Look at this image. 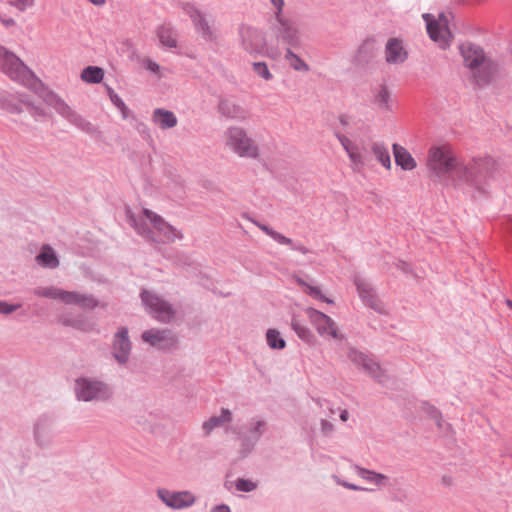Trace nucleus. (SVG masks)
<instances>
[{"label":"nucleus","instance_id":"nucleus-1","mask_svg":"<svg viewBox=\"0 0 512 512\" xmlns=\"http://www.w3.org/2000/svg\"><path fill=\"white\" fill-rule=\"evenodd\" d=\"M427 167L434 183L443 186L461 187L466 185L473 190L472 197L485 196V185L491 176L488 162L474 160L473 164L463 165L457 161L450 149L445 146H432L428 150Z\"/></svg>","mask_w":512,"mask_h":512},{"label":"nucleus","instance_id":"nucleus-2","mask_svg":"<svg viewBox=\"0 0 512 512\" xmlns=\"http://www.w3.org/2000/svg\"><path fill=\"white\" fill-rule=\"evenodd\" d=\"M464 66L473 72L478 86L489 85L498 72V64L486 57L484 49L475 43L465 42L459 45Z\"/></svg>","mask_w":512,"mask_h":512},{"label":"nucleus","instance_id":"nucleus-3","mask_svg":"<svg viewBox=\"0 0 512 512\" xmlns=\"http://www.w3.org/2000/svg\"><path fill=\"white\" fill-rule=\"evenodd\" d=\"M74 394L78 401L82 402H109L113 399V387L98 379L80 376L75 379Z\"/></svg>","mask_w":512,"mask_h":512},{"label":"nucleus","instance_id":"nucleus-4","mask_svg":"<svg viewBox=\"0 0 512 512\" xmlns=\"http://www.w3.org/2000/svg\"><path fill=\"white\" fill-rule=\"evenodd\" d=\"M267 431V422L255 416L248 422L247 430H234L237 439L240 441L239 454L242 458L248 457L257 446L263 434Z\"/></svg>","mask_w":512,"mask_h":512},{"label":"nucleus","instance_id":"nucleus-5","mask_svg":"<svg viewBox=\"0 0 512 512\" xmlns=\"http://www.w3.org/2000/svg\"><path fill=\"white\" fill-rule=\"evenodd\" d=\"M140 298L146 311L157 321L161 323H169L176 316V310L172 304L163 299L162 297L142 289Z\"/></svg>","mask_w":512,"mask_h":512},{"label":"nucleus","instance_id":"nucleus-6","mask_svg":"<svg viewBox=\"0 0 512 512\" xmlns=\"http://www.w3.org/2000/svg\"><path fill=\"white\" fill-rule=\"evenodd\" d=\"M0 71L12 80L24 82L34 77L32 70L12 51L0 45Z\"/></svg>","mask_w":512,"mask_h":512},{"label":"nucleus","instance_id":"nucleus-7","mask_svg":"<svg viewBox=\"0 0 512 512\" xmlns=\"http://www.w3.org/2000/svg\"><path fill=\"white\" fill-rule=\"evenodd\" d=\"M239 36L243 49L251 56L268 55L266 34L263 30L241 25L239 27Z\"/></svg>","mask_w":512,"mask_h":512},{"label":"nucleus","instance_id":"nucleus-8","mask_svg":"<svg viewBox=\"0 0 512 512\" xmlns=\"http://www.w3.org/2000/svg\"><path fill=\"white\" fill-rule=\"evenodd\" d=\"M55 422L56 416L52 413H43L37 418L33 425V438L38 447L47 448L53 444Z\"/></svg>","mask_w":512,"mask_h":512},{"label":"nucleus","instance_id":"nucleus-9","mask_svg":"<svg viewBox=\"0 0 512 512\" xmlns=\"http://www.w3.org/2000/svg\"><path fill=\"white\" fill-rule=\"evenodd\" d=\"M304 311L320 336H330L334 339L343 338V335L338 331L335 321L327 314L313 307H307Z\"/></svg>","mask_w":512,"mask_h":512},{"label":"nucleus","instance_id":"nucleus-10","mask_svg":"<svg viewBox=\"0 0 512 512\" xmlns=\"http://www.w3.org/2000/svg\"><path fill=\"white\" fill-rule=\"evenodd\" d=\"M142 340L163 351L176 349L179 343L177 335L170 329L146 330L142 333Z\"/></svg>","mask_w":512,"mask_h":512},{"label":"nucleus","instance_id":"nucleus-11","mask_svg":"<svg viewBox=\"0 0 512 512\" xmlns=\"http://www.w3.org/2000/svg\"><path fill=\"white\" fill-rule=\"evenodd\" d=\"M143 214L153 225L154 229L159 233L157 241L154 243H170L176 239H182L183 234L178 231L175 227L167 223L160 215L145 208Z\"/></svg>","mask_w":512,"mask_h":512},{"label":"nucleus","instance_id":"nucleus-12","mask_svg":"<svg viewBox=\"0 0 512 512\" xmlns=\"http://www.w3.org/2000/svg\"><path fill=\"white\" fill-rule=\"evenodd\" d=\"M158 498L169 508L181 510L189 508L196 502L195 495L188 491H172L166 488L157 489Z\"/></svg>","mask_w":512,"mask_h":512},{"label":"nucleus","instance_id":"nucleus-13","mask_svg":"<svg viewBox=\"0 0 512 512\" xmlns=\"http://www.w3.org/2000/svg\"><path fill=\"white\" fill-rule=\"evenodd\" d=\"M229 143L234 151L241 157H257L258 148L253 141L247 137L243 128L232 127L228 129Z\"/></svg>","mask_w":512,"mask_h":512},{"label":"nucleus","instance_id":"nucleus-14","mask_svg":"<svg viewBox=\"0 0 512 512\" xmlns=\"http://www.w3.org/2000/svg\"><path fill=\"white\" fill-rule=\"evenodd\" d=\"M349 360L356 366L361 367L369 376L379 383L384 382V372L378 362L364 352L356 348H350L348 351Z\"/></svg>","mask_w":512,"mask_h":512},{"label":"nucleus","instance_id":"nucleus-15","mask_svg":"<svg viewBox=\"0 0 512 512\" xmlns=\"http://www.w3.org/2000/svg\"><path fill=\"white\" fill-rule=\"evenodd\" d=\"M112 350V355L118 364L124 365L128 362L132 350V342L126 326H120L114 334Z\"/></svg>","mask_w":512,"mask_h":512},{"label":"nucleus","instance_id":"nucleus-16","mask_svg":"<svg viewBox=\"0 0 512 512\" xmlns=\"http://www.w3.org/2000/svg\"><path fill=\"white\" fill-rule=\"evenodd\" d=\"M279 27L277 29L278 42L287 45L288 48H302V40L298 28L290 20L277 15Z\"/></svg>","mask_w":512,"mask_h":512},{"label":"nucleus","instance_id":"nucleus-17","mask_svg":"<svg viewBox=\"0 0 512 512\" xmlns=\"http://www.w3.org/2000/svg\"><path fill=\"white\" fill-rule=\"evenodd\" d=\"M184 11L192 20L197 33L200 34L205 41L212 42L216 39L215 31L209 25L202 12L194 4L187 3L184 6Z\"/></svg>","mask_w":512,"mask_h":512},{"label":"nucleus","instance_id":"nucleus-18","mask_svg":"<svg viewBox=\"0 0 512 512\" xmlns=\"http://www.w3.org/2000/svg\"><path fill=\"white\" fill-rule=\"evenodd\" d=\"M378 53L377 41L373 36L367 37L357 48L352 63L356 68L369 67Z\"/></svg>","mask_w":512,"mask_h":512},{"label":"nucleus","instance_id":"nucleus-19","mask_svg":"<svg viewBox=\"0 0 512 512\" xmlns=\"http://www.w3.org/2000/svg\"><path fill=\"white\" fill-rule=\"evenodd\" d=\"M408 58V52L404 49L402 41L398 38H389L385 46V59L389 64H401Z\"/></svg>","mask_w":512,"mask_h":512},{"label":"nucleus","instance_id":"nucleus-20","mask_svg":"<svg viewBox=\"0 0 512 512\" xmlns=\"http://www.w3.org/2000/svg\"><path fill=\"white\" fill-rule=\"evenodd\" d=\"M423 19L426 22V30L432 41H444L446 39V34L452 36L449 27L447 25L443 26L439 21L435 19V17L432 14H423Z\"/></svg>","mask_w":512,"mask_h":512},{"label":"nucleus","instance_id":"nucleus-21","mask_svg":"<svg viewBox=\"0 0 512 512\" xmlns=\"http://www.w3.org/2000/svg\"><path fill=\"white\" fill-rule=\"evenodd\" d=\"M126 216L128 223L135 229V231L144 237L147 241L154 242L157 241L155 231L149 226L148 223L144 219L137 218L134 213H132L130 208L126 209Z\"/></svg>","mask_w":512,"mask_h":512},{"label":"nucleus","instance_id":"nucleus-22","mask_svg":"<svg viewBox=\"0 0 512 512\" xmlns=\"http://www.w3.org/2000/svg\"><path fill=\"white\" fill-rule=\"evenodd\" d=\"M392 151L396 165L402 170L411 171L416 168V160L405 147L398 143H394L392 145Z\"/></svg>","mask_w":512,"mask_h":512},{"label":"nucleus","instance_id":"nucleus-23","mask_svg":"<svg viewBox=\"0 0 512 512\" xmlns=\"http://www.w3.org/2000/svg\"><path fill=\"white\" fill-rule=\"evenodd\" d=\"M66 304L78 305L83 310H94L99 306V300L92 294H81L75 291H68Z\"/></svg>","mask_w":512,"mask_h":512},{"label":"nucleus","instance_id":"nucleus-24","mask_svg":"<svg viewBox=\"0 0 512 512\" xmlns=\"http://www.w3.org/2000/svg\"><path fill=\"white\" fill-rule=\"evenodd\" d=\"M61 116L88 134H94L96 132V127L80 114H78L75 110H73L70 106L65 109Z\"/></svg>","mask_w":512,"mask_h":512},{"label":"nucleus","instance_id":"nucleus-25","mask_svg":"<svg viewBox=\"0 0 512 512\" xmlns=\"http://www.w3.org/2000/svg\"><path fill=\"white\" fill-rule=\"evenodd\" d=\"M152 121L163 130L175 127L178 122L174 112L164 108H156L153 111Z\"/></svg>","mask_w":512,"mask_h":512},{"label":"nucleus","instance_id":"nucleus-26","mask_svg":"<svg viewBox=\"0 0 512 512\" xmlns=\"http://www.w3.org/2000/svg\"><path fill=\"white\" fill-rule=\"evenodd\" d=\"M35 259L43 268L54 269L59 265V259L55 250L48 244L42 246Z\"/></svg>","mask_w":512,"mask_h":512},{"label":"nucleus","instance_id":"nucleus-27","mask_svg":"<svg viewBox=\"0 0 512 512\" xmlns=\"http://www.w3.org/2000/svg\"><path fill=\"white\" fill-rule=\"evenodd\" d=\"M156 35L162 46L167 48L177 47V33L171 25H160L156 30Z\"/></svg>","mask_w":512,"mask_h":512},{"label":"nucleus","instance_id":"nucleus-28","mask_svg":"<svg viewBox=\"0 0 512 512\" xmlns=\"http://www.w3.org/2000/svg\"><path fill=\"white\" fill-rule=\"evenodd\" d=\"M217 111L223 117L230 119L243 118L245 114L243 108L240 105L233 103L228 99H220Z\"/></svg>","mask_w":512,"mask_h":512},{"label":"nucleus","instance_id":"nucleus-29","mask_svg":"<svg viewBox=\"0 0 512 512\" xmlns=\"http://www.w3.org/2000/svg\"><path fill=\"white\" fill-rule=\"evenodd\" d=\"M291 329L295 332L300 340L307 344H314L316 342V336L313 332L305 326L301 320L298 319V316L293 314L290 323Z\"/></svg>","mask_w":512,"mask_h":512},{"label":"nucleus","instance_id":"nucleus-30","mask_svg":"<svg viewBox=\"0 0 512 512\" xmlns=\"http://www.w3.org/2000/svg\"><path fill=\"white\" fill-rule=\"evenodd\" d=\"M0 109L11 114H20L22 106H17V98L15 94L6 91H0Z\"/></svg>","mask_w":512,"mask_h":512},{"label":"nucleus","instance_id":"nucleus-31","mask_svg":"<svg viewBox=\"0 0 512 512\" xmlns=\"http://www.w3.org/2000/svg\"><path fill=\"white\" fill-rule=\"evenodd\" d=\"M33 293H34V295L39 296V297L58 299L66 304V300H67L66 294H68V291L50 286V287L35 288Z\"/></svg>","mask_w":512,"mask_h":512},{"label":"nucleus","instance_id":"nucleus-32","mask_svg":"<svg viewBox=\"0 0 512 512\" xmlns=\"http://www.w3.org/2000/svg\"><path fill=\"white\" fill-rule=\"evenodd\" d=\"M81 79L89 84H99L104 79V69L99 66L89 65L82 70Z\"/></svg>","mask_w":512,"mask_h":512},{"label":"nucleus","instance_id":"nucleus-33","mask_svg":"<svg viewBox=\"0 0 512 512\" xmlns=\"http://www.w3.org/2000/svg\"><path fill=\"white\" fill-rule=\"evenodd\" d=\"M42 98L45 101V103L53 107L59 115H61L69 106L61 97H59L52 90H44L42 93Z\"/></svg>","mask_w":512,"mask_h":512},{"label":"nucleus","instance_id":"nucleus-34","mask_svg":"<svg viewBox=\"0 0 512 512\" xmlns=\"http://www.w3.org/2000/svg\"><path fill=\"white\" fill-rule=\"evenodd\" d=\"M244 217L249 219L252 223H254L261 231H263L267 236H269L271 239H273L277 243H290V238L286 237L285 235L279 233L278 231L274 230L269 225L262 223L260 221H256L246 214H244Z\"/></svg>","mask_w":512,"mask_h":512},{"label":"nucleus","instance_id":"nucleus-35","mask_svg":"<svg viewBox=\"0 0 512 512\" xmlns=\"http://www.w3.org/2000/svg\"><path fill=\"white\" fill-rule=\"evenodd\" d=\"M106 90L112 104L120 111L122 118L129 119L133 114L122 98L108 85H106Z\"/></svg>","mask_w":512,"mask_h":512},{"label":"nucleus","instance_id":"nucleus-36","mask_svg":"<svg viewBox=\"0 0 512 512\" xmlns=\"http://www.w3.org/2000/svg\"><path fill=\"white\" fill-rule=\"evenodd\" d=\"M266 342L272 350H283L286 347V341L281 333L275 328H269L266 331Z\"/></svg>","mask_w":512,"mask_h":512},{"label":"nucleus","instance_id":"nucleus-37","mask_svg":"<svg viewBox=\"0 0 512 512\" xmlns=\"http://www.w3.org/2000/svg\"><path fill=\"white\" fill-rule=\"evenodd\" d=\"M372 152L378 162L386 169L391 168V157L388 149L382 142H375L372 145Z\"/></svg>","mask_w":512,"mask_h":512},{"label":"nucleus","instance_id":"nucleus-38","mask_svg":"<svg viewBox=\"0 0 512 512\" xmlns=\"http://www.w3.org/2000/svg\"><path fill=\"white\" fill-rule=\"evenodd\" d=\"M284 58L295 71L308 72L310 69L309 65L290 48L286 49Z\"/></svg>","mask_w":512,"mask_h":512},{"label":"nucleus","instance_id":"nucleus-39","mask_svg":"<svg viewBox=\"0 0 512 512\" xmlns=\"http://www.w3.org/2000/svg\"><path fill=\"white\" fill-rule=\"evenodd\" d=\"M357 472L360 477L363 479L375 483L377 486L384 485V482L388 479L387 476H385L382 473H378L366 468H362L357 466Z\"/></svg>","mask_w":512,"mask_h":512},{"label":"nucleus","instance_id":"nucleus-40","mask_svg":"<svg viewBox=\"0 0 512 512\" xmlns=\"http://www.w3.org/2000/svg\"><path fill=\"white\" fill-rule=\"evenodd\" d=\"M363 301V303L368 306L369 308L373 309L375 312L379 314H384V308L382 305V302L379 300L378 296L376 295L375 291L370 292L367 295H364L360 297Z\"/></svg>","mask_w":512,"mask_h":512},{"label":"nucleus","instance_id":"nucleus-41","mask_svg":"<svg viewBox=\"0 0 512 512\" xmlns=\"http://www.w3.org/2000/svg\"><path fill=\"white\" fill-rule=\"evenodd\" d=\"M59 321L66 327H72L78 330H83L85 327V321L82 315H61Z\"/></svg>","mask_w":512,"mask_h":512},{"label":"nucleus","instance_id":"nucleus-42","mask_svg":"<svg viewBox=\"0 0 512 512\" xmlns=\"http://www.w3.org/2000/svg\"><path fill=\"white\" fill-rule=\"evenodd\" d=\"M422 410L429 416L430 419L434 420L439 428L442 427V413L434 405L427 401L422 403Z\"/></svg>","mask_w":512,"mask_h":512},{"label":"nucleus","instance_id":"nucleus-43","mask_svg":"<svg viewBox=\"0 0 512 512\" xmlns=\"http://www.w3.org/2000/svg\"><path fill=\"white\" fill-rule=\"evenodd\" d=\"M252 68L255 74L259 77L263 78L266 81H270L273 79V74L270 72L268 65L264 61H258L252 63Z\"/></svg>","mask_w":512,"mask_h":512},{"label":"nucleus","instance_id":"nucleus-44","mask_svg":"<svg viewBox=\"0 0 512 512\" xmlns=\"http://www.w3.org/2000/svg\"><path fill=\"white\" fill-rule=\"evenodd\" d=\"M389 100H390V93L388 91L387 86L383 84L380 86V90L375 95V102L379 106L384 107L387 110H390L391 107L389 104Z\"/></svg>","mask_w":512,"mask_h":512},{"label":"nucleus","instance_id":"nucleus-45","mask_svg":"<svg viewBox=\"0 0 512 512\" xmlns=\"http://www.w3.org/2000/svg\"><path fill=\"white\" fill-rule=\"evenodd\" d=\"M304 293L318 301H321V302H324L327 304L334 303V301L332 299L328 298L327 296H325L322 293L321 289L318 286L310 285V287H308V289H304Z\"/></svg>","mask_w":512,"mask_h":512},{"label":"nucleus","instance_id":"nucleus-46","mask_svg":"<svg viewBox=\"0 0 512 512\" xmlns=\"http://www.w3.org/2000/svg\"><path fill=\"white\" fill-rule=\"evenodd\" d=\"M235 487L240 492L249 493L257 488V484L253 482L251 479L238 478L235 481Z\"/></svg>","mask_w":512,"mask_h":512},{"label":"nucleus","instance_id":"nucleus-47","mask_svg":"<svg viewBox=\"0 0 512 512\" xmlns=\"http://www.w3.org/2000/svg\"><path fill=\"white\" fill-rule=\"evenodd\" d=\"M354 284L356 286V290L358 292L359 297H362L374 291V288L365 279L356 277L354 280Z\"/></svg>","mask_w":512,"mask_h":512},{"label":"nucleus","instance_id":"nucleus-48","mask_svg":"<svg viewBox=\"0 0 512 512\" xmlns=\"http://www.w3.org/2000/svg\"><path fill=\"white\" fill-rule=\"evenodd\" d=\"M22 307L21 303H9L6 300H0V314L8 316Z\"/></svg>","mask_w":512,"mask_h":512},{"label":"nucleus","instance_id":"nucleus-49","mask_svg":"<svg viewBox=\"0 0 512 512\" xmlns=\"http://www.w3.org/2000/svg\"><path fill=\"white\" fill-rule=\"evenodd\" d=\"M223 425L222 420L218 416H212L203 423V429L206 433L211 432L214 428Z\"/></svg>","mask_w":512,"mask_h":512},{"label":"nucleus","instance_id":"nucleus-50","mask_svg":"<svg viewBox=\"0 0 512 512\" xmlns=\"http://www.w3.org/2000/svg\"><path fill=\"white\" fill-rule=\"evenodd\" d=\"M17 106L25 105L28 109L34 104L33 97L27 93H16Z\"/></svg>","mask_w":512,"mask_h":512},{"label":"nucleus","instance_id":"nucleus-51","mask_svg":"<svg viewBox=\"0 0 512 512\" xmlns=\"http://www.w3.org/2000/svg\"><path fill=\"white\" fill-rule=\"evenodd\" d=\"M334 135L335 137L338 139V141L340 142L341 146L343 147V149L346 151V152H349V149L351 148H355V146L353 145V143L349 140V138H347L344 134H342L341 132L335 130L334 131Z\"/></svg>","mask_w":512,"mask_h":512},{"label":"nucleus","instance_id":"nucleus-52","mask_svg":"<svg viewBox=\"0 0 512 512\" xmlns=\"http://www.w3.org/2000/svg\"><path fill=\"white\" fill-rule=\"evenodd\" d=\"M8 3L16 7L19 11H25L27 8L33 6L34 0H8Z\"/></svg>","mask_w":512,"mask_h":512},{"label":"nucleus","instance_id":"nucleus-53","mask_svg":"<svg viewBox=\"0 0 512 512\" xmlns=\"http://www.w3.org/2000/svg\"><path fill=\"white\" fill-rule=\"evenodd\" d=\"M143 67L153 74H159L161 67L160 65L150 58H145L143 61Z\"/></svg>","mask_w":512,"mask_h":512},{"label":"nucleus","instance_id":"nucleus-54","mask_svg":"<svg viewBox=\"0 0 512 512\" xmlns=\"http://www.w3.org/2000/svg\"><path fill=\"white\" fill-rule=\"evenodd\" d=\"M280 245H287L291 250L298 251L304 255L310 253V250L302 245L301 243H296L290 238V243H279Z\"/></svg>","mask_w":512,"mask_h":512},{"label":"nucleus","instance_id":"nucleus-55","mask_svg":"<svg viewBox=\"0 0 512 512\" xmlns=\"http://www.w3.org/2000/svg\"><path fill=\"white\" fill-rule=\"evenodd\" d=\"M335 478L339 485H341L347 489L354 490V491H373V489L364 488V487L358 486L356 484L349 483L345 480H340L338 477H335Z\"/></svg>","mask_w":512,"mask_h":512},{"label":"nucleus","instance_id":"nucleus-56","mask_svg":"<svg viewBox=\"0 0 512 512\" xmlns=\"http://www.w3.org/2000/svg\"><path fill=\"white\" fill-rule=\"evenodd\" d=\"M395 266L398 270H400L402 273H404L405 275H412L413 274V269L412 267L410 266V264H408L406 261L404 260H398L396 263H395Z\"/></svg>","mask_w":512,"mask_h":512},{"label":"nucleus","instance_id":"nucleus-57","mask_svg":"<svg viewBox=\"0 0 512 512\" xmlns=\"http://www.w3.org/2000/svg\"><path fill=\"white\" fill-rule=\"evenodd\" d=\"M320 424H321V432L323 435L328 436L333 432L334 426L330 421H328L326 419H322Z\"/></svg>","mask_w":512,"mask_h":512},{"label":"nucleus","instance_id":"nucleus-58","mask_svg":"<svg viewBox=\"0 0 512 512\" xmlns=\"http://www.w3.org/2000/svg\"><path fill=\"white\" fill-rule=\"evenodd\" d=\"M222 423L230 422L232 420V412L228 408H221V413L218 416Z\"/></svg>","mask_w":512,"mask_h":512},{"label":"nucleus","instance_id":"nucleus-59","mask_svg":"<svg viewBox=\"0 0 512 512\" xmlns=\"http://www.w3.org/2000/svg\"><path fill=\"white\" fill-rule=\"evenodd\" d=\"M29 111L34 117L45 116L44 109L41 106L36 105L35 103L29 108Z\"/></svg>","mask_w":512,"mask_h":512},{"label":"nucleus","instance_id":"nucleus-60","mask_svg":"<svg viewBox=\"0 0 512 512\" xmlns=\"http://www.w3.org/2000/svg\"><path fill=\"white\" fill-rule=\"evenodd\" d=\"M347 154L353 163H361V154L354 151V148L349 149Z\"/></svg>","mask_w":512,"mask_h":512},{"label":"nucleus","instance_id":"nucleus-61","mask_svg":"<svg viewBox=\"0 0 512 512\" xmlns=\"http://www.w3.org/2000/svg\"><path fill=\"white\" fill-rule=\"evenodd\" d=\"M210 512H232L227 504H218L211 508Z\"/></svg>","mask_w":512,"mask_h":512},{"label":"nucleus","instance_id":"nucleus-62","mask_svg":"<svg viewBox=\"0 0 512 512\" xmlns=\"http://www.w3.org/2000/svg\"><path fill=\"white\" fill-rule=\"evenodd\" d=\"M0 21L5 27H10V26L15 25V20L12 17H8L6 15H1Z\"/></svg>","mask_w":512,"mask_h":512},{"label":"nucleus","instance_id":"nucleus-63","mask_svg":"<svg viewBox=\"0 0 512 512\" xmlns=\"http://www.w3.org/2000/svg\"><path fill=\"white\" fill-rule=\"evenodd\" d=\"M271 4L277 9L276 16H281L284 6V0H270Z\"/></svg>","mask_w":512,"mask_h":512},{"label":"nucleus","instance_id":"nucleus-64","mask_svg":"<svg viewBox=\"0 0 512 512\" xmlns=\"http://www.w3.org/2000/svg\"><path fill=\"white\" fill-rule=\"evenodd\" d=\"M296 283L298 286L302 287L303 290L304 289H308V287H310V284H308L303 278L301 277H297L296 278Z\"/></svg>","mask_w":512,"mask_h":512}]
</instances>
